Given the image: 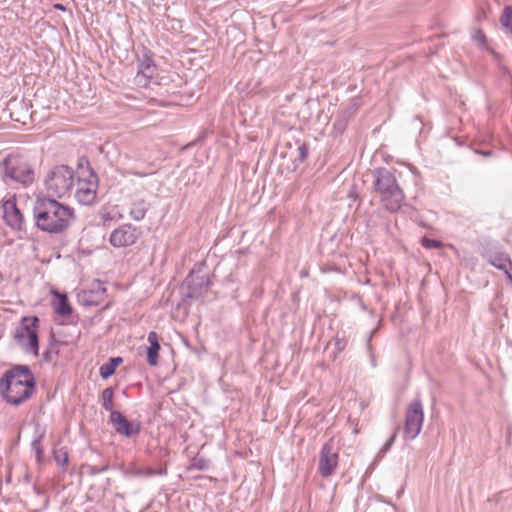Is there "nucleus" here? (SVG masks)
<instances>
[{
  "mask_svg": "<svg viewBox=\"0 0 512 512\" xmlns=\"http://www.w3.org/2000/svg\"><path fill=\"white\" fill-rule=\"evenodd\" d=\"M34 227L49 234L65 232L75 220L74 209L50 196H37L32 208Z\"/></svg>",
  "mask_w": 512,
  "mask_h": 512,
  "instance_id": "1",
  "label": "nucleus"
},
{
  "mask_svg": "<svg viewBox=\"0 0 512 512\" xmlns=\"http://www.w3.org/2000/svg\"><path fill=\"white\" fill-rule=\"evenodd\" d=\"M35 393L36 378L28 365H13L0 378V394L10 405L20 406Z\"/></svg>",
  "mask_w": 512,
  "mask_h": 512,
  "instance_id": "2",
  "label": "nucleus"
},
{
  "mask_svg": "<svg viewBox=\"0 0 512 512\" xmlns=\"http://www.w3.org/2000/svg\"><path fill=\"white\" fill-rule=\"evenodd\" d=\"M373 190L379 196L384 208L397 212L405 201V194L390 170L379 167L372 171Z\"/></svg>",
  "mask_w": 512,
  "mask_h": 512,
  "instance_id": "3",
  "label": "nucleus"
},
{
  "mask_svg": "<svg viewBox=\"0 0 512 512\" xmlns=\"http://www.w3.org/2000/svg\"><path fill=\"white\" fill-rule=\"evenodd\" d=\"M2 179L9 185L18 184L23 188L35 180V172L27 159L20 154H9L1 164Z\"/></svg>",
  "mask_w": 512,
  "mask_h": 512,
  "instance_id": "4",
  "label": "nucleus"
},
{
  "mask_svg": "<svg viewBox=\"0 0 512 512\" xmlns=\"http://www.w3.org/2000/svg\"><path fill=\"white\" fill-rule=\"evenodd\" d=\"M39 323L37 316H24L15 328L14 341L26 354L39 355Z\"/></svg>",
  "mask_w": 512,
  "mask_h": 512,
  "instance_id": "5",
  "label": "nucleus"
},
{
  "mask_svg": "<svg viewBox=\"0 0 512 512\" xmlns=\"http://www.w3.org/2000/svg\"><path fill=\"white\" fill-rule=\"evenodd\" d=\"M46 190L55 197L65 196L74 186V170L68 165L54 166L46 175Z\"/></svg>",
  "mask_w": 512,
  "mask_h": 512,
  "instance_id": "6",
  "label": "nucleus"
},
{
  "mask_svg": "<svg viewBox=\"0 0 512 512\" xmlns=\"http://www.w3.org/2000/svg\"><path fill=\"white\" fill-rule=\"evenodd\" d=\"M424 421L423 405L420 399L413 400L405 414L404 439H415L422 430Z\"/></svg>",
  "mask_w": 512,
  "mask_h": 512,
  "instance_id": "7",
  "label": "nucleus"
},
{
  "mask_svg": "<svg viewBox=\"0 0 512 512\" xmlns=\"http://www.w3.org/2000/svg\"><path fill=\"white\" fill-rule=\"evenodd\" d=\"M3 221L13 231L27 233V222L17 206L16 196L11 195L3 200Z\"/></svg>",
  "mask_w": 512,
  "mask_h": 512,
  "instance_id": "8",
  "label": "nucleus"
},
{
  "mask_svg": "<svg viewBox=\"0 0 512 512\" xmlns=\"http://www.w3.org/2000/svg\"><path fill=\"white\" fill-rule=\"evenodd\" d=\"M201 296V290H166L162 295V300L177 312L187 314L190 301L199 299Z\"/></svg>",
  "mask_w": 512,
  "mask_h": 512,
  "instance_id": "9",
  "label": "nucleus"
},
{
  "mask_svg": "<svg viewBox=\"0 0 512 512\" xmlns=\"http://www.w3.org/2000/svg\"><path fill=\"white\" fill-rule=\"evenodd\" d=\"M212 278L209 267L204 262L197 263L183 281L181 288H208L214 284Z\"/></svg>",
  "mask_w": 512,
  "mask_h": 512,
  "instance_id": "10",
  "label": "nucleus"
},
{
  "mask_svg": "<svg viewBox=\"0 0 512 512\" xmlns=\"http://www.w3.org/2000/svg\"><path fill=\"white\" fill-rule=\"evenodd\" d=\"M109 423L113 426L117 434L126 438L136 436L141 431L140 422L128 420L120 411H112V413H110Z\"/></svg>",
  "mask_w": 512,
  "mask_h": 512,
  "instance_id": "11",
  "label": "nucleus"
},
{
  "mask_svg": "<svg viewBox=\"0 0 512 512\" xmlns=\"http://www.w3.org/2000/svg\"><path fill=\"white\" fill-rule=\"evenodd\" d=\"M98 187V177L91 171L87 180H79L75 192L76 200L82 205H90L96 199V191Z\"/></svg>",
  "mask_w": 512,
  "mask_h": 512,
  "instance_id": "12",
  "label": "nucleus"
},
{
  "mask_svg": "<svg viewBox=\"0 0 512 512\" xmlns=\"http://www.w3.org/2000/svg\"><path fill=\"white\" fill-rule=\"evenodd\" d=\"M338 453L333 451L331 443H325L319 454L318 472L324 478L330 477L338 465Z\"/></svg>",
  "mask_w": 512,
  "mask_h": 512,
  "instance_id": "13",
  "label": "nucleus"
},
{
  "mask_svg": "<svg viewBox=\"0 0 512 512\" xmlns=\"http://www.w3.org/2000/svg\"><path fill=\"white\" fill-rule=\"evenodd\" d=\"M136 240V229L131 225H123L115 229L109 238L111 245L118 248L133 245Z\"/></svg>",
  "mask_w": 512,
  "mask_h": 512,
  "instance_id": "14",
  "label": "nucleus"
},
{
  "mask_svg": "<svg viewBox=\"0 0 512 512\" xmlns=\"http://www.w3.org/2000/svg\"><path fill=\"white\" fill-rule=\"evenodd\" d=\"M107 290H79L77 293L78 303L82 306L93 307L103 303L107 297Z\"/></svg>",
  "mask_w": 512,
  "mask_h": 512,
  "instance_id": "15",
  "label": "nucleus"
},
{
  "mask_svg": "<svg viewBox=\"0 0 512 512\" xmlns=\"http://www.w3.org/2000/svg\"><path fill=\"white\" fill-rule=\"evenodd\" d=\"M356 111L357 106L355 104H351L339 110L333 123L334 130L338 133H343V131L346 129L348 121L355 115Z\"/></svg>",
  "mask_w": 512,
  "mask_h": 512,
  "instance_id": "16",
  "label": "nucleus"
},
{
  "mask_svg": "<svg viewBox=\"0 0 512 512\" xmlns=\"http://www.w3.org/2000/svg\"><path fill=\"white\" fill-rule=\"evenodd\" d=\"M147 341L149 343V347L147 348V362L151 366H156L158 364L160 351L158 334L155 331L149 332Z\"/></svg>",
  "mask_w": 512,
  "mask_h": 512,
  "instance_id": "17",
  "label": "nucleus"
},
{
  "mask_svg": "<svg viewBox=\"0 0 512 512\" xmlns=\"http://www.w3.org/2000/svg\"><path fill=\"white\" fill-rule=\"evenodd\" d=\"M50 292L57 299L55 312L62 317L71 315L72 307L68 301L67 295L60 292V290H50Z\"/></svg>",
  "mask_w": 512,
  "mask_h": 512,
  "instance_id": "18",
  "label": "nucleus"
},
{
  "mask_svg": "<svg viewBox=\"0 0 512 512\" xmlns=\"http://www.w3.org/2000/svg\"><path fill=\"white\" fill-rule=\"evenodd\" d=\"M485 257L491 265L504 270L506 273L508 266L512 265L509 256L504 252L489 251L486 253Z\"/></svg>",
  "mask_w": 512,
  "mask_h": 512,
  "instance_id": "19",
  "label": "nucleus"
},
{
  "mask_svg": "<svg viewBox=\"0 0 512 512\" xmlns=\"http://www.w3.org/2000/svg\"><path fill=\"white\" fill-rule=\"evenodd\" d=\"M150 204L144 199H138L134 201L131 205L130 216L135 221H140L144 219Z\"/></svg>",
  "mask_w": 512,
  "mask_h": 512,
  "instance_id": "20",
  "label": "nucleus"
},
{
  "mask_svg": "<svg viewBox=\"0 0 512 512\" xmlns=\"http://www.w3.org/2000/svg\"><path fill=\"white\" fill-rule=\"evenodd\" d=\"M122 362H123V358L120 356L109 358L108 361L100 367V369H99L100 376L103 379H108L115 373L117 367Z\"/></svg>",
  "mask_w": 512,
  "mask_h": 512,
  "instance_id": "21",
  "label": "nucleus"
},
{
  "mask_svg": "<svg viewBox=\"0 0 512 512\" xmlns=\"http://www.w3.org/2000/svg\"><path fill=\"white\" fill-rule=\"evenodd\" d=\"M57 344H58V341L56 340L55 335L52 334L50 336L49 346L42 354V359L44 362L51 363L53 361L54 357H56L59 354V350L57 349Z\"/></svg>",
  "mask_w": 512,
  "mask_h": 512,
  "instance_id": "22",
  "label": "nucleus"
},
{
  "mask_svg": "<svg viewBox=\"0 0 512 512\" xmlns=\"http://www.w3.org/2000/svg\"><path fill=\"white\" fill-rule=\"evenodd\" d=\"M113 397H114V388L113 387H107L101 393L102 406L106 411H110V413H112V411H115L113 409L114 408Z\"/></svg>",
  "mask_w": 512,
  "mask_h": 512,
  "instance_id": "23",
  "label": "nucleus"
},
{
  "mask_svg": "<svg viewBox=\"0 0 512 512\" xmlns=\"http://www.w3.org/2000/svg\"><path fill=\"white\" fill-rule=\"evenodd\" d=\"M53 459L58 466L62 468L64 472L68 465V452L65 447H59L53 449Z\"/></svg>",
  "mask_w": 512,
  "mask_h": 512,
  "instance_id": "24",
  "label": "nucleus"
},
{
  "mask_svg": "<svg viewBox=\"0 0 512 512\" xmlns=\"http://www.w3.org/2000/svg\"><path fill=\"white\" fill-rule=\"evenodd\" d=\"M44 435H45V431L44 430H42L40 432L37 431V435H36V437L33 439L32 443H31V447L35 451V454H36L37 462H42V460L44 458V449L41 446V442H42V439H43Z\"/></svg>",
  "mask_w": 512,
  "mask_h": 512,
  "instance_id": "25",
  "label": "nucleus"
},
{
  "mask_svg": "<svg viewBox=\"0 0 512 512\" xmlns=\"http://www.w3.org/2000/svg\"><path fill=\"white\" fill-rule=\"evenodd\" d=\"M155 70L156 67L154 65L153 59L150 56L145 55L144 59L138 66V72L153 77Z\"/></svg>",
  "mask_w": 512,
  "mask_h": 512,
  "instance_id": "26",
  "label": "nucleus"
},
{
  "mask_svg": "<svg viewBox=\"0 0 512 512\" xmlns=\"http://www.w3.org/2000/svg\"><path fill=\"white\" fill-rule=\"evenodd\" d=\"M421 244L426 249H440L443 246V243L440 240L429 237H423Z\"/></svg>",
  "mask_w": 512,
  "mask_h": 512,
  "instance_id": "27",
  "label": "nucleus"
},
{
  "mask_svg": "<svg viewBox=\"0 0 512 512\" xmlns=\"http://www.w3.org/2000/svg\"><path fill=\"white\" fill-rule=\"evenodd\" d=\"M192 467L197 470L204 471L210 467V462L203 457H196L192 461Z\"/></svg>",
  "mask_w": 512,
  "mask_h": 512,
  "instance_id": "28",
  "label": "nucleus"
},
{
  "mask_svg": "<svg viewBox=\"0 0 512 512\" xmlns=\"http://www.w3.org/2000/svg\"><path fill=\"white\" fill-rule=\"evenodd\" d=\"M298 156L296 160H298L300 163H303L309 155V149L308 145L306 143H301L297 148Z\"/></svg>",
  "mask_w": 512,
  "mask_h": 512,
  "instance_id": "29",
  "label": "nucleus"
},
{
  "mask_svg": "<svg viewBox=\"0 0 512 512\" xmlns=\"http://www.w3.org/2000/svg\"><path fill=\"white\" fill-rule=\"evenodd\" d=\"M511 20H512V5H507L504 7L500 21L503 26H508V23H510Z\"/></svg>",
  "mask_w": 512,
  "mask_h": 512,
  "instance_id": "30",
  "label": "nucleus"
},
{
  "mask_svg": "<svg viewBox=\"0 0 512 512\" xmlns=\"http://www.w3.org/2000/svg\"><path fill=\"white\" fill-rule=\"evenodd\" d=\"M152 78L153 77H151V76H148V75L143 74L141 72H137V75L135 77V82L139 86L147 87L148 84L150 83V81L152 80Z\"/></svg>",
  "mask_w": 512,
  "mask_h": 512,
  "instance_id": "31",
  "label": "nucleus"
},
{
  "mask_svg": "<svg viewBox=\"0 0 512 512\" xmlns=\"http://www.w3.org/2000/svg\"><path fill=\"white\" fill-rule=\"evenodd\" d=\"M347 341L344 337L340 338L339 336H336L334 338V346L337 353L342 352L346 347Z\"/></svg>",
  "mask_w": 512,
  "mask_h": 512,
  "instance_id": "32",
  "label": "nucleus"
},
{
  "mask_svg": "<svg viewBox=\"0 0 512 512\" xmlns=\"http://www.w3.org/2000/svg\"><path fill=\"white\" fill-rule=\"evenodd\" d=\"M473 39L480 44L484 45L486 43V37L484 32L481 29H477L473 34Z\"/></svg>",
  "mask_w": 512,
  "mask_h": 512,
  "instance_id": "33",
  "label": "nucleus"
},
{
  "mask_svg": "<svg viewBox=\"0 0 512 512\" xmlns=\"http://www.w3.org/2000/svg\"><path fill=\"white\" fill-rule=\"evenodd\" d=\"M399 427H397L394 431V433L391 435V437L387 440V442L385 443V445L383 446V451H387L391 448V446L393 445L395 439H396V436H397V433L399 431Z\"/></svg>",
  "mask_w": 512,
  "mask_h": 512,
  "instance_id": "34",
  "label": "nucleus"
},
{
  "mask_svg": "<svg viewBox=\"0 0 512 512\" xmlns=\"http://www.w3.org/2000/svg\"><path fill=\"white\" fill-rule=\"evenodd\" d=\"M157 474H158V472L152 468H145L142 471L138 472V475H143L145 477H152Z\"/></svg>",
  "mask_w": 512,
  "mask_h": 512,
  "instance_id": "35",
  "label": "nucleus"
},
{
  "mask_svg": "<svg viewBox=\"0 0 512 512\" xmlns=\"http://www.w3.org/2000/svg\"><path fill=\"white\" fill-rule=\"evenodd\" d=\"M34 491H35V493H36L37 495H42V494H44V492H43L40 488H38V487H36V486L34 487Z\"/></svg>",
  "mask_w": 512,
  "mask_h": 512,
  "instance_id": "36",
  "label": "nucleus"
},
{
  "mask_svg": "<svg viewBox=\"0 0 512 512\" xmlns=\"http://www.w3.org/2000/svg\"><path fill=\"white\" fill-rule=\"evenodd\" d=\"M48 505H49V497H48V496H46V498H45V502H44V507H43V509H42V510L47 509V508H48Z\"/></svg>",
  "mask_w": 512,
  "mask_h": 512,
  "instance_id": "37",
  "label": "nucleus"
},
{
  "mask_svg": "<svg viewBox=\"0 0 512 512\" xmlns=\"http://www.w3.org/2000/svg\"><path fill=\"white\" fill-rule=\"evenodd\" d=\"M349 197L352 198V199H356L357 198V193L355 191H351V192H349Z\"/></svg>",
  "mask_w": 512,
  "mask_h": 512,
  "instance_id": "38",
  "label": "nucleus"
},
{
  "mask_svg": "<svg viewBox=\"0 0 512 512\" xmlns=\"http://www.w3.org/2000/svg\"><path fill=\"white\" fill-rule=\"evenodd\" d=\"M55 8L62 11L65 10V7L62 4H56Z\"/></svg>",
  "mask_w": 512,
  "mask_h": 512,
  "instance_id": "39",
  "label": "nucleus"
},
{
  "mask_svg": "<svg viewBox=\"0 0 512 512\" xmlns=\"http://www.w3.org/2000/svg\"><path fill=\"white\" fill-rule=\"evenodd\" d=\"M491 154H492V151H490V150L489 151H485V152L482 153V155H484L486 157L490 156Z\"/></svg>",
  "mask_w": 512,
  "mask_h": 512,
  "instance_id": "40",
  "label": "nucleus"
},
{
  "mask_svg": "<svg viewBox=\"0 0 512 512\" xmlns=\"http://www.w3.org/2000/svg\"><path fill=\"white\" fill-rule=\"evenodd\" d=\"M506 28H508L510 30V32L512 33V20L510 23H508V26H505Z\"/></svg>",
  "mask_w": 512,
  "mask_h": 512,
  "instance_id": "41",
  "label": "nucleus"
},
{
  "mask_svg": "<svg viewBox=\"0 0 512 512\" xmlns=\"http://www.w3.org/2000/svg\"><path fill=\"white\" fill-rule=\"evenodd\" d=\"M110 304H111L110 302H107V303L104 305L103 309H107V308L110 306Z\"/></svg>",
  "mask_w": 512,
  "mask_h": 512,
  "instance_id": "42",
  "label": "nucleus"
},
{
  "mask_svg": "<svg viewBox=\"0 0 512 512\" xmlns=\"http://www.w3.org/2000/svg\"><path fill=\"white\" fill-rule=\"evenodd\" d=\"M34 512H42V510H35Z\"/></svg>",
  "mask_w": 512,
  "mask_h": 512,
  "instance_id": "43",
  "label": "nucleus"
}]
</instances>
